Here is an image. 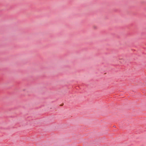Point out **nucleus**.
<instances>
[{"label": "nucleus", "instance_id": "f257e3e1", "mask_svg": "<svg viewBox=\"0 0 146 146\" xmlns=\"http://www.w3.org/2000/svg\"><path fill=\"white\" fill-rule=\"evenodd\" d=\"M63 105V104H62V105H61L62 106Z\"/></svg>", "mask_w": 146, "mask_h": 146}]
</instances>
